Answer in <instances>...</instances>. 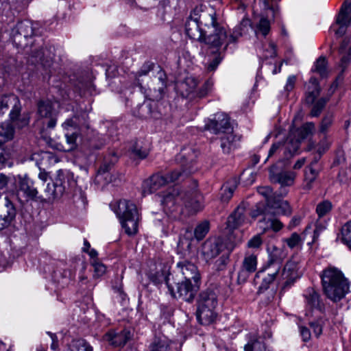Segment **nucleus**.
<instances>
[{
	"mask_svg": "<svg viewBox=\"0 0 351 351\" xmlns=\"http://www.w3.org/2000/svg\"><path fill=\"white\" fill-rule=\"evenodd\" d=\"M77 351H93V347L85 340L80 339L75 342Z\"/></svg>",
	"mask_w": 351,
	"mask_h": 351,
	"instance_id": "64",
	"label": "nucleus"
},
{
	"mask_svg": "<svg viewBox=\"0 0 351 351\" xmlns=\"http://www.w3.org/2000/svg\"><path fill=\"white\" fill-rule=\"evenodd\" d=\"M332 208V204L329 200H324L319 202L316 207V213L319 218H322L328 215Z\"/></svg>",
	"mask_w": 351,
	"mask_h": 351,
	"instance_id": "46",
	"label": "nucleus"
},
{
	"mask_svg": "<svg viewBox=\"0 0 351 351\" xmlns=\"http://www.w3.org/2000/svg\"><path fill=\"white\" fill-rule=\"evenodd\" d=\"M38 23H34L29 21H23L16 24L13 30V42L21 48L25 49L29 53L28 44L26 42L32 36L40 34ZM30 61L32 64H40L45 67L50 66L53 58V54L49 49L36 46L34 43L31 44Z\"/></svg>",
	"mask_w": 351,
	"mask_h": 351,
	"instance_id": "2",
	"label": "nucleus"
},
{
	"mask_svg": "<svg viewBox=\"0 0 351 351\" xmlns=\"http://www.w3.org/2000/svg\"><path fill=\"white\" fill-rule=\"evenodd\" d=\"M257 192L264 197L266 199L265 206H268V202L269 199H274L276 195L273 193L272 189L269 186H258L257 188Z\"/></svg>",
	"mask_w": 351,
	"mask_h": 351,
	"instance_id": "50",
	"label": "nucleus"
},
{
	"mask_svg": "<svg viewBox=\"0 0 351 351\" xmlns=\"http://www.w3.org/2000/svg\"><path fill=\"white\" fill-rule=\"evenodd\" d=\"M245 208L243 206H238L235 210L229 216L228 219V226L230 228H237L240 226L245 221Z\"/></svg>",
	"mask_w": 351,
	"mask_h": 351,
	"instance_id": "27",
	"label": "nucleus"
},
{
	"mask_svg": "<svg viewBox=\"0 0 351 351\" xmlns=\"http://www.w3.org/2000/svg\"><path fill=\"white\" fill-rule=\"evenodd\" d=\"M319 169L317 168V161H314L306 167L304 171V189L310 190L312 188L313 183L318 176Z\"/></svg>",
	"mask_w": 351,
	"mask_h": 351,
	"instance_id": "26",
	"label": "nucleus"
},
{
	"mask_svg": "<svg viewBox=\"0 0 351 351\" xmlns=\"http://www.w3.org/2000/svg\"><path fill=\"white\" fill-rule=\"evenodd\" d=\"M203 197L197 190L181 191L178 187L172 188L162 195L160 200L166 213L176 211L182 204L193 213H197L203 208Z\"/></svg>",
	"mask_w": 351,
	"mask_h": 351,
	"instance_id": "4",
	"label": "nucleus"
},
{
	"mask_svg": "<svg viewBox=\"0 0 351 351\" xmlns=\"http://www.w3.org/2000/svg\"><path fill=\"white\" fill-rule=\"evenodd\" d=\"M239 138L233 134V132H226L221 137V147L224 153L228 154L237 147Z\"/></svg>",
	"mask_w": 351,
	"mask_h": 351,
	"instance_id": "30",
	"label": "nucleus"
},
{
	"mask_svg": "<svg viewBox=\"0 0 351 351\" xmlns=\"http://www.w3.org/2000/svg\"><path fill=\"white\" fill-rule=\"evenodd\" d=\"M19 98L14 95H3L0 101V111L4 113L3 110H8L9 107H12L19 103Z\"/></svg>",
	"mask_w": 351,
	"mask_h": 351,
	"instance_id": "42",
	"label": "nucleus"
},
{
	"mask_svg": "<svg viewBox=\"0 0 351 351\" xmlns=\"http://www.w3.org/2000/svg\"><path fill=\"white\" fill-rule=\"evenodd\" d=\"M38 195L37 186L30 178L25 176L19 178L16 195L21 202H27L31 200H36L37 199L43 200L40 197L43 195V193L39 196Z\"/></svg>",
	"mask_w": 351,
	"mask_h": 351,
	"instance_id": "10",
	"label": "nucleus"
},
{
	"mask_svg": "<svg viewBox=\"0 0 351 351\" xmlns=\"http://www.w3.org/2000/svg\"><path fill=\"white\" fill-rule=\"evenodd\" d=\"M205 129L215 134H225L233 132V128L230 122V118L223 112H217L214 118L210 119L205 125Z\"/></svg>",
	"mask_w": 351,
	"mask_h": 351,
	"instance_id": "11",
	"label": "nucleus"
},
{
	"mask_svg": "<svg viewBox=\"0 0 351 351\" xmlns=\"http://www.w3.org/2000/svg\"><path fill=\"white\" fill-rule=\"evenodd\" d=\"M131 337L130 330L125 328L119 331L110 330L104 335L103 339L114 347H121L125 346Z\"/></svg>",
	"mask_w": 351,
	"mask_h": 351,
	"instance_id": "17",
	"label": "nucleus"
},
{
	"mask_svg": "<svg viewBox=\"0 0 351 351\" xmlns=\"http://www.w3.org/2000/svg\"><path fill=\"white\" fill-rule=\"evenodd\" d=\"M280 278L284 280L283 289L291 287L299 278L297 263L293 261H287L280 274Z\"/></svg>",
	"mask_w": 351,
	"mask_h": 351,
	"instance_id": "19",
	"label": "nucleus"
},
{
	"mask_svg": "<svg viewBox=\"0 0 351 351\" xmlns=\"http://www.w3.org/2000/svg\"><path fill=\"white\" fill-rule=\"evenodd\" d=\"M306 231L307 230H305L302 234L293 232L289 237L285 239L284 242L286 243L288 247L291 249L301 247L305 239Z\"/></svg>",
	"mask_w": 351,
	"mask_h": 351,
	"instance_id": "34",
	"label": "nucleus"
},
{
	"mask_svg": "<svg viewBox=\"0 0 351 351\" xmlns=\"http://www.w3.org/2000/svg\"><path fill=\"white\" fill-rule=\"evenodd\" d=\"M250 28L251 21L247 17L243 18L239 25L235 27L233 32L229 36L227 35V39L223 42L226 44L223 50L227 49L228 45L237 43L239 37L247 34Z\"/></svg>",
	"mask_w": 351,
	"mask_h": 351,
	"instance_id": "20",
	"label": "nucleus"
},
{
	"mask_svg": "<svg viewBox=\"0 0 351 351\" xmlns=\"http://www.w3.org/2000/svg\"><path fill=\"white\" fill-rule=\"evenodd\" d=\"M269 256L267 263L275 264L282 267L284 260L287 257V253L283 248L272 246L268 249Z\"/></svg>",
	"mask_w": 351,
	"mask_h": 351,
	"instance_id": "24",
	"label": "nucleus"
},
{
	"mask_svg": "<svg viewBox=\"0 0 351 351\" xmlns=\"http://www.w3.org/2000/svg\"><path fill=\"white\" fill-rule=\"evenodd\" d=\"M324 322L322 319H318L309 322L310 327L313 329L315 335L319 337L322 334Z\"/></svg>",
	"mask_w": 351,
	"mask_h": 351,
	"instance_id": "56",
	"label": "nucleus"
},
{
	"mask_svg": "<svg viewBox=\"0 0 351 351\" xmlns=\"http://www.w3.org/2000/svg\"><path fill=\"white\" fill-rule=\"evenodd\" d=\"M16 215V210L14 204L5 197L3 206L0 208V231L10 226Z\"/></svg>",
	"mask_w": 351,
	"mask_h": 351,
	"instance_id": "16",
	"label": "nucleus"
},
{
	"mask_svg": "<svg viewBox=\"0 0 351 351\" xmlns=\"http://www.w3.org/2000/svg\"><path fill=\"white\" fill-rule=\"evenodd\" d=\"M91 264L94 267V276L99 277L105 274L106 271V266L97 259H94Z\"/></svg>",
	"mask_w": 351,
	"mask_h": 351,
	"instance_id": "58",
	"label": "nucleus"
},
{
	"mask_svg": "<svg viewBox=\"0 0 351 351\" xmlns=\"http://www.w3.org/2000/svg\"><path fill=\"white\" fill-rule=\"evenodd\" d=\"M281 267H282L276 265L275 264H269V263H265L263 267V271L267 272L268 277L263 278V281L266 285L270 284L276 279V277L279 274Z\"/></svg>",
	"mask_w": 351,
	"mask_h": 351,
	"instance_id": "36",
	"label": "nucleus"
},
{
	"mask_svg": "<svg viewBox=\"0 0 351 351\" xmlns=\"http://www.w3.org/2000/svg\"><path fill=\"white\" fill-rule=\"evenodd\" d=\"M14 129L10 123L2 125L0 130V148L14 138Z\"/></svg>",
	"mask_w": 351,
	"mask_h": 351,
	"instance_id": "35",
	"label": "nucleus"
},
{
	"mask_svg": "<svg viewBox=\"0 0 351 351\" xmlns=\"http://www.w3.org/2000/svg\"><path fill=\"white\" fill-rule=\"evenodd\" d=\"M319 276L323 293L332 302L341 301L350 292V282L339 269L327 267Z\"/></svg>",
	"mask_w": 351,
	"mask_h": 351,
	"instance_id": "3",
	"label": "nucleus"
},
{
	"mask_svg": "<svg viewBox=\"0 0 351 351\" xmlns=\"http://www.w3.org/2000/svg\"><path fill=\"white\" fill-rule=\"evenodd\" d=\"M209 223L207 221L198 224L194 230V235L197 240H202L209 231Z\"/></svg>",
	"mask_w": 351,
	"mask_h": 351,
	"instance_id": "45",
	"label": "nucleus"
},
{
	"mask_svg": "<svg viewBox=\"0 0 351 351\" xmlns=\"http://www.w3.org/2000/svg\"><path fill=\"white\" fill-rule=\"evenodd\" d=\"M284 145L281 142H277L274 143L269 150L267 157L265 162L269 158L276 155H279L281 151H283Z\"/></svg>",
	"mask_w": 351,
	"mask_h": 351,
	"instance_id": "57",
	"label": "nucleus"
},
{
	"mask_svg": "<svg viewBox=\"0 0 351 351\" xmlns=\"http://www.w3.org/2000/svg\"><path fill=\"white\" fill-rule=\"evenodd\" d=\"M21 105L20 101L19 100V103L16 105H14L12 107V110L10 112V121L13 123L17 124V122L19 121V118L21 116Z\"/></svg>",
	"mask_w": 351,
	"mask_h": 351,
	"instance_id": "55",
	"label": "nucleus"
},
{
	"mask_svg": "<svg viewBox=\"0 0 351 351\" xmlns=\"http://www.w3.org/2000/svg\"><path fill=\"white\" fill-rule=\"evenodd\" d=\"M75 182L73 174L63 169H59L52 183H48L43 191V195L40 197L45 202H51L60 198L64 193L69 192L70 188L74 186Z\"/></svg>",
	"mask_w": 351,
	"mask_h": 351,
	"instance_id": "5",
	"label": "nucleus"
},
{
	"mask_svg": "<svg viewBox=\"0 0 351 351\" xmlns=\"http://www.w3.org/2000/svg\"><path fill=\"white\" fill-rule=\"evenodd\" d=\"M187 36L219 50L227 39L225 28L218 22L213 8L203 4L197 5L185 23Z\"/></svg>",
	"mask_w": 351,
	"mask_h": 351,
	"instance_id": "1",
	"label": "nucleus"
},
{
	"mask_svg": "<svg viewBox=\"0 0 351 351\" xmlns=\"http://www.w3.org/2000/svg\"><path fill=\"white\" fill-rule=\"evenodd\" d=\"M217 305V296L215 292L210 289L202 291L197 300V306Z\"/></svg>",
	"mask_w": 351,
	"mask_h": 351,
	"instance_id": "28",
	"label": "nucleus"
},
{
	"mask_svg": "<svg viewBox=\"0 0 351 351\" xmlns=\"http://www.w3.org/2000/svg\"><path fill=\"white\" fill-rule=\"evenodd\" d=\"M149 351H171L170 341L164 335H156L149 346Z\"/></svg>",
	"mask_w": 351,
	"mask_h": 351,
	"instance_id": "29",
	"label": "nucleus"
},
{
	"mask_svg": "<svg viewBox=\"0 0 351 351\" xmlns=\"http://www.w3.org/2000/svg\"><path fill=\"white\" fill-rule=\"evenodd\" d=\"M341 233L342 241L351 250V221L341 228Z\"/></svg>",
	"mask_w": 351,
	"mask_h": 351,
	"instance_id": "48",
	"label": "nucleus"
},
{
	"mask_svg": "<svg viewBox=\"0 0 351 351\" xmlns=\"http://www.w3.org/2000/svg\"><path fill=\"white\" fill-rule=\"evenodd\" d=\"M196 154L191 148H184L177 156L176 160L180 163V168L167 173L165 177H173L174 180L169 183L179 182L184 180L191 174L193 169V164Z\"/></svg>",
	"mask_w": 351,
	"mask_h": 351,
	"instance_id": "8",
	"label": "nucleus"
},
{
	"mask_svg": "<svg viewBox=\"0 0 351 351\" xmlns=\"http://www.w3.org/2000/svg\"><path fill=\"white\" fill-rule=\"evenodd\" d=\"M53 106L51 101H40L38 103V113L41 117H50L52 115Z\"/></svg>",
	"mask_w": 351,
	"mask_h": 351,
	"instance_id": "41",
	"label": "nucleus"
},
{
	"mask_svg": "<svg viewBox=\"0 0 351 351\" xmlns=\"http://www.w3.org/2000/svg\"><path fill=\"white\" fill-rule=\"evenodd\" d=\"M222 57L220 54L217 55L209 63L207 64L206 69L208 71H215L220 64Z\"/></svg>",
	"mask_w": 351,
	"mask_h": 351,
	"instance_id": "63",
	"label": "nucleus"
},
{
	"mask_svg": "<svg viewBox=\"0 0 351 351\" xmlns=\"http://www.w3.org/2000/svg\"><path fill=\"white\" fill-rule=\"evenodd\" d=\"M119 156L114 150L110 151L104 156V162L97 170L95 177V181L101 183L103 181L105 184L110 182V176L109 171L112 167L118 161Z\"/></svg>",
	"mask_w": 351,
	"mask_h": 351,
	"instance_id": "13",
	"label": "nucleus"
},
{
	"mask_svg": "<svg viewBox=\"0 0 351 351\" xmlns=\"http://www.w3.org/2000/svg\"><path fill=\"white\" fill-rule=\"evenodd\" d=\"M214 82L213 80H207L201 88L197 91L196 95L199 98H202L208 95L209 93L213 90Z\"/></svg>",
	"mask_w": 351,
	"mask_h": 351,
	"instance_id": "49",
	"label": "nucleus"
},
{
	"mask_svg": "<svg viewBox=\"0 0 351 351\" xmlns=\"http://www.w3.org/2000/svg\"><path fill=\"white\" fill-rule=\"evenodd\" d=\"M304 298L306 305L313 309H317L322 312L324 309V305L322 302L320 295L311 287L305 291Z\"/></svg>",
	"mask_w": 351,
	"mask_h": 351,
	"instance_id": "23",
	"label": "nucleus"
},
{
	"mask_svg": "<svg viewBox=\"0 0 351 351\" xmlns=\"http://www.w3.org/2000/svg\"><path fill=\"white\" fill-rule=\"evenodd\" d=\"M78 119L79 117L75 115L72 118L66 119L62 124L63 129L65 130H76L80 125Z\"/></svg>",
	"mask_w": 351,
	"mask_h": 351,
	"instance_id": "54",
	"label": "nucleus"
},
{
	"mask_svg": "<svg viewBox=\"0 0 351 351\" xmlns=\"http://www.w3.org/2000/svg\"><path fill=\"white\" fill-rule=\"evenodd\" d=\"M311 81H313V83L315 86V89L312 91L308 92V94L306 97V101L309 104H312L314 102L317 97L319 94V89L317 87V80L315 79H311Z\"/></svg>",
	"mask_w": 351,
	"mask_h": 351,
	"instance_id": "61",
	"label": "nucleus"
},
{
	"mask_svg": "<svg viewBox=\"0 0 351 351\" xmlns=\"http://www.w3.org/2000/svg\"><path fill=\"white\" fill-rule=\"evenodd\" d=\"M257 258L254 254L246 256L243 261L242 268L246 269L251 273H253L256 269Z\"/></svg>",
	"mask_w": 351,
	"mask_h": 351,
	"instance_id": "44",
	"label": "nucleus"
},
{
	"mask_svg": "<svg viewBox=\"0 0 351 351\" xmlns=\"http://www.w3.org/2000/svg\"><path fill=\"white\" fill-rule=\"evenodd\" d=\"M269 217L270 216L266 217V218L267 217L268 223H269V225L267 226V227L271 228L275 232H278L280 230H281L282 228L283 227L282 223L280 221H279L278 219H270Z\"/></svg>",
	"mask_w": 351,
	"mask_h": 351,
	"instance_id": "62",
	"label": "nucleus"
},
{
	"mask_svg": "<svg viewBox=\"0 0 351 351\" xmlns=\"http://www.w3.org/2000/svg\"><path fill=\"white\" fill-rule=\"evenodd\" d=\"M165 90L164 84L157 86V84L154 83L152 86L149 87L148 90H145L144 93L146 98L151 101L158 102L162 99Z\"/></svg>",
	"mask_w": 351,
	"mask_h": 351,
	"instance_id": "32",
	"label": "nucleus"
},
{
	"mask_svg": "<svg viewBox=\"0 0 351 351\" xmlns=\"http://www.w3.org/2000/svg\"><path fill=\"white\" fill-rule=\"evenodd\" d=\"M315 130V125L313 122H307L297 130L300 141L311 136Z\"/></svg>",
	"mask_w": 351,
	"mask_h": 351,
	"instance_id": "40",
	"label": "nucleus"
},
{
	"mask_svg": "<svg viewBox=\"0 0 351 351\" xmlns=\"http://www.w3.org/2000/svg\"><path fill=\"white\" fill-rule=\"evenodd\" d=\"M313 71L317 73L322 77L327 76V61L325 57L321 56L316 60Z\"/></svg>",
	"mask_w": 351,
	"mask_h": 351,
	"instance_id": "43",
	"label": "nucleus"
},
{
	"mask_svg": "<svg viewBox=\"0 0 351 351\" xmlns=\"http://www.w3.org/2000/svg\"><path fill=\"white\" fill-rule=\"evenodd\" d=\"M300 141L298 139L288 138L287 142L283 143L284 155L286 158L293 156L300 147Z\"/></svg>",
	"mask_w": 351,
	"mask_h": 351,
	"instance_id": "39",
	"label": "nucleus"
},
{
	"mask_svg": "<svg viewBox=\"0 0 351 351\" xmlns=\"http://www.w3.org/2000/svg\"><path fill=\"white\" fill-rule=\"evenodd\" d=\"M115 212L125 232L130 236L136 234L139 221L136 206L130 201L122 199L118 202Z\"/></svg>",
	"mask_w": 351,
	"mask_h": 351,
	"instance_id": "6",
	"label": "nucleus"
},
{
	"mask_svg": "<svg viewBox=\"0 0 351 351\" xmlns=\"http://www.w3.org/2000/svg\"><path fill=\"white\" fill-rule=\"evenodd\" d=\"M245 351H267L265 345L260 338L253 335L250 337L247 343L244 346Z\"/></svg>",
	"mask_w": 351,
	"mask_h": 351,
	"instance_id": "33",
	"label": "nucleus"
},
{
	"mask_svg": "<svg viewBox=\"0 0 351 351\" xmlns=\"http://www.w3.org/2000/svg\"><path fill=\"white\" fill-rule=\"evenodd\" d=\"M336 23L344 27H348L350 24V21L348 19V13L346 11V8H344L343 6H342L337 18Z\"/></svg>",
	"mask_w": 351,
	"mask_h": 351,
	"instance_id": "52",
	"label": "nucleus"
},
{
	"mask_svg": "<svg viewBox=\"0 0 351 351\" xmlns=\"http://www.w3.org/2000/svg\"><path fill=\"white\" fill-rule=\"evenodd\" d=\"M257 29L264 36H266L270 30L269 21L265 18H262L257 25Z\"/></svg>",
	"mask_w": 351,
	"mask_h": 351,
	"instance_id": "59",
	"label": "nucleus"
},
{
	"mask_svg": "<svg viewBox=\"0 0 351 351\" xmlns=\"http://www.w3.org/2000/svg\"><path fill=\"white\" fill-rule=\"evenodd\" d=\"M238 183L237 178H232L223 184L219 193L222 202H228L232 198Z\"/></svg>",
	"mask_w": 351,
	"mask_h": 351,
	"instance_id": "25",
	"label": "nucleus"
},
{
	"mask_svg": "<svg viewBox=\"0 0 351 351\" xmlns=\"http://www.w3.org/2000/svg\"><path fill=\"white\" fill-rule=\"evenodd\" d=\"M291 208L287 201L282 199L280 197L276 196L274 199H269L268 206L264 203H258L256 208L252 211V217H256L263 215V219H266L267 216L276 215H290L291 214Z\"/></svg>",
	"mask_w": 351,
	"mask_h": 351,
	"instance_id": "9",
	"label": "nucleus"
},
{
	"mask_svg": "<svg viewBox=\"0 0 351 351\" xmlns=\"http://www.w3.org/2000/svg\"><path fill=\"white\" fill-rule=\"evenodd\" d=\"M327 99L325 98L319 99L313 106L312 110L311 111V116L313 117H318L323 109L324 108L327 102Z\"/></svg>",
	"mask_w": 351,
	"mask_h": 351,
	"instance_id": "51",
	"label": "nucleus"
},
{
	"mask_svg": "<svg viewBox=\"0 0 351 351\" xmlns=\"http://www.w3.org/2000/svg\"><path fill=\"white\" fill-rule=\"evenodd\" d=\"M226 251V244L222 239L219 237L207 239L202 247L204 258L208 261L216 258L221 253Z\"/></svg>",
	"mask_w": 351,
	"mask_h": 351,
	"instance_id": "12",
	"label": "nucleus"
},
{
	"mask_svg": "<svg viewBox=\"0 0 351 351\" xmlns=\"http://www.w3.org/2000/svg\"><path fill=\"white\" fill-rule=\"evenodd\" d=\"M168 271L169 269L166 267H161L156 272L150 273L149 275V278L155 285L160 284L163 281H165L167 284V279L169 282H171L169 275H167Z\"/></svg>",
	"mask_w": 351,
	"mask_h": 351,
	"instance_id": "38",
	"label": "nucleus"
},
{
	"mask_svg": "<svg viewBox=\"0 0 351 351\" xmlns=\"http://www.w3.org/2000/svg\"><path fill=\"white\" fill-rule=\"evenodd\" d=\"M173 177H165V175L160 173H156L152 175L148 179L143 181L142 184L143 194H151L158 190L162 186L169 183L174 179Z\"/></svg>",
	"mask_w": 351,
	"mask_h": 351,
	"instance_id": "15",
	"label": "nucleus"
},
{
	"mask_svg": "<svg viewBox=\"0 0 351 351\" xmlns=\"http://www.w3.org/2000/svg\"><path fill=\"white\" fill-rule=\"evenodd\" d=\"M130 156L133 159L143 160L149 154V149L142 145V143L135 141L129 148Z\"/></svg>",
	"mask_w": 351,
	"mask_h": 351,
	"instance_id": "31",
	"label": "nucleus"
},
{
	"mask_svg": "<svg viewBox=\"0 0 351 351\" xmlns=\"http://www.w3.org/2000/svg\"><path fill=\"white\" fill-rule=\"evenodd\" d=\"M201 282L180 280L169 282L167 280L169 291L173 298L178 297L187 302H192L199 290Z\"/></svg>",
	"mask_w": 351,
	"mask_h": 351,
	"instance_id": "7",
	"label": "nucleus"
},
{
	"mask_svg": "<svg viewBox=\"0 0 351 351\" xmlns=\"http://www.w3.org/2000/svg\"><path fill=\"white\" fill-rule=\"evenodd\" d=\"M269 178L273 183H278L281 186H290L294 182L295 173L293 171H283L281 167L275 164L269 169Z\"/></svg>",
	"mask_w": 351,
	"mask_h": 351,
	"instance_id": "14",
	"label": "nucleus"
},
{
	"mask_svg": "<svg viewBox=\"0 0 351 351\" xmlns=\"http://www.w3.org/2000/svg\"><path fill=\"white\" fill-rule=\"evenodd\" d=\"M333 121V117L331 114H328L324 117L320 123L319 132L325 134L328 128L331 126Z\"/></svg>",
	"mask_w": 351,
	"mask_h": 351,
	"instance_id": "53",
	"label": "nucleus"
},
{
	"mask_svg": "<svg viewBox=\"0 0 351 351\" xmlns=\"http://www.w3.org/2000/svg\"><path fill=\"white\" fill-rule=\"evenodd\" d=\"M197 85L196 79L193 77H186L184 80L177 82L176 89L182 97H189Z\"/></svg>",
	"mask_w": 351,
	"mask_h": 351,
	"instance_id": "22",
	"label": "nucleus"
},
{
	"mask_svg": "<svg viewBox=\"0 0 351 351\" xmlns=\"http://www.w3.org/2000/svg\"><path fill=\"white\" fill-rule=\"evenodd\" d=\"M178 272L182 275V280L201 282V276L197 266L193 263L184 260L177 263Z\"/></svg>",
	"mask_w": 351,
	"mask_h": 351,
	"instance_id": "18",
	"label": "nucleus"
},
{
	"mask_svg": "<svg viewBox=\"0 0 351 351\" xmlns=\"http://www.w3.org/2000/svg\"><path fill=\"white\" fill-rule=\"evenodd\" d=\"M281 267H282L276 265L275 264H269V263H265L263 267V271L267 272L268 277L263 278V281L266 285L270 284L276 279V277L279 274Z\"/></svg>",
	"mask_w": 351,
	"mask_h": 351,
	"instance_id": "37",
	"label": "nucleus"
},
{
	"mask_svg": "<svg viewBox=\"0 0 351 351\" xmlns=\"http://www.w3.org/2000/svg\"><path fill=\"white\" fill-rule=\"evenodd\" d=\"M217 305L197 306L196 317L198 322L203 325H208L214 322L217 317L215 308Z\"/></svg>",
	"mask_w": 351,
	"mask_h": 351,
	"instance_id": "21",
	"label": "nucleus"
},
{
	"mask_svg": "<svg viewBox=\"0 0 351 351\" xmlns=\"http://www.w3.org/2000/svg\"><path fill=\"white\" fill-rule=\"evenodd\" d=\"M77 136V135L75 132H72L71 134L66 133L65 134L66 141L68 144V147L65 149L66 151H71L76 147Z\"/></svg>",
	"mask_w": 351,
	"mask_h": 351,
	"instance_id": "60",
	"label": "nucleus"
},
{
	"mask_svg": "<svg viewBox=\"0 0 351 351\" xmlns=\"http://www.w3.org/2000/svg\"><path fill=\"white\" fill-rule=\"evenodd\" d=\"M230 251L229 250H226L222 255L217 259L215 263V267L216 270L217 271H223L226 269V265L229 263L230 261Z\"/></svg>",
	"mask_w": 351,
	"mask_h": 351,
	"instance_id": "47",
	"label": "nucleus"
}]
</instances>
